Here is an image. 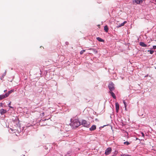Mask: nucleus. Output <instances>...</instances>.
Returning a JSON list of instances; mask_svg holds the SVG:
<instances>
[{
  "label": "nucleus",
  "instance_id": "nucleus-1",
  "mask_svg": "<svg viewBox=\"0 0 156 156\" xmlns=\"http://www.w3.org/2000/svg\"><path fill=\"white\" fill-rule=\"evenodd\" d=\"M71 125L74 128L78 127L80 125V123L77 119H75L71 123Z\"/></svg>",
  "mask_w": 156,
  "mask_h": 156
},
{
  "label": "nucleus",
  "instance_id": "nucleus-2",
  "mask_svg": "<svg viewBox=\"0 0 156 156\" xmlns=\"http://www.w3.org/2000/svg\"><path fill=\"white\" fill-rule=\"evenodd\" d=\"M114 86V84L113 83H109L108 86V87L110 91H112L114 90L115 89Z\"/></svg>",
  "mask_w": 156,
  "mask_h": 156
},
{
  "label": "nucleus",
  "instance_id": "nucleus-3",
  "mask_svg": "<svg viewBox=\"0 0 156 156\" xmlns=\"http://www.w3.org/2000/svg\"><path fill=\"white\" fill-rule=\"evenodd\" d=\"M112 151V150L111 147H108L106 149L105 154L106 155H108L111 153Z\"/></svg>",
  "mask_w": 156,
  "mask_h": 156
},
{
  "label": "nucleus",
  "instance_id": "nucleus-4",
  "mask_svg": "<svg viewBox=\"0 0 156 156\" xmlns=\"http://www.w3.org/2000/svg\"><path fill=\"white\" fill-rule=\"evenodd\" d=\"M82 124L84 127H88L89 124L85 120H83L82 121Z\"/></svg>",
  "mask_w": 156,
  "mask_h": 156
},
{
  "label": "nucleus",
  "instance_id": "nucleus-5",
  "mask_svg": "<svg viewBox=\"0 0 156 156\" xmlns=\"http://www.w3.org/2000/svg\"><path fill=\"white\" fill-rule=\"evenodd\" d=\"M143 0H134L133 1V3L134 4H139L143 2Z\"/></svg>",
  "mask_w": 156,
  "mask_h": 156
},
{
  "label": "nucleus",
  "instance_id": "nucleus-6",
  "mask_svg": "<svg viewBox=\"0 0 156 156\" xmlns=\"http://www.w3.org/2000/svg\"><path fill=\"white\" fill-rule=\"evenodd\" d=\"M115 109L116 112L118 113L119 112V105L118 103V102H116L115 103Z\"/></svg>",
  "mask_w": 156,
  "mask_h": 156
},
{
  "label": "nucleus",
  "instance_id": "nucleus-7",
  "mask_svg": "<svg viewBox=\"0 0 156 156\" xmlns=\"http://www.w3.org/2000/svg\"><path fill=\"white\" fill-rule=\"evenodd\" d=\"M14 90H11L9 91L7 93L5 94V97H7L9 95V94L12 92H14Z\"/></svg>",
  "mask_w": 156,
  "mask_h": 156
},
{
  "label": "nucleus",
  "instance_id": "nucleus-8",
  "mask_svg": "<svg viewBox=\"0 0 156 156\" xmlns=\"http://www.w3.org/2000/svg\"><path fill=\"white\" fill-rule=\"evenodd\" d=\"M96 126L95 125H93L90 128V131H94L96 129Z\"/></svg>",
  "mask_w": 156,
  "mask_h": 156
},
{
  "label": "nucleus",
  "instance_id": "nucleus-9",
  "mask_svg": "<svg viewBox=\"0 0 156 156\" xmlns=\"http://www.w3.org/2000/svg\"><path fill=\"white\" fill-rule=\"evenodd\" d=\"M127 23V21H125L123 23H121L120 25L119 26H118L116 27L117 28L121 27L122 26L124 25L125 24H126Z\"/></svg>",
  "mask_w": 156,
  "mask_h": 156
},
{
  "label": "nucleus",
  "instance_id": "nucleus-10",
  "mask_svg": "<svg viewBox=\"0 0 156 156\" xmlns=\"http://www.w3.org/2000/svg\"><path fill=\"white\" fill-rule=\"evenodd\" d=\"M140 45L143 47H146L147 46V45L146 44H145L144 42H140Z\"/></svg>",
  "mask_w": 156,
  "mask_h": 156
},
{
  "label": "nucleus",
  "instance_id": "nucleus-11",
  "mask_svg": "<svg viewBox=\"0 0 156 156\" xmlns=\"http://www.w3.org/2000/svg\"><path fill=\"white\" fill-rule=\"evenodd\" d=\"M109 93L111 94V96H112V97L114 99H116V97L115 95V94L112 91H109Z\"/></svg>",
  "mask_w": 156,
  "mask_h": 156
},
{
  "label": "nucleus",
  "instance_id": "nucleus-12",
  "mask_svg": "<svg viewBox=\"0 0 156 156\" xmlns=\"http://www.w3.org/2000/svg\"><path fill=\"white\" fill-rule=\"evenodd\" d=\"M123 104L125 105V109L126 111H127V108H126V107H127V103L126 102V101L125 100H123Z\"/></svg>",
  "mask_w": 156,
  "mask_h": 156
},
{
  "label": "nucleus",
  "instance_id": "nucleus-13",
  "mask_svg": "<svg viewBox=\"0 0 156 156\" xmlns=\"http://www.w3.org/2000/svg\"><path fill=\"white\" fill-rule=\"evenodd\" d=\"M96 39L97 40H98L99 41H100V42H104V40L103 39H101V38L100 37H97L96 38Z\"/></svg>",
  "mask_w": 156,
  "mask_h": 156
},
{
  "label": "nucleus",
  "instance_id": "nucleus-14",
  "mask_svg": "<svg viewBox=\"0 0 156 156\" xmlns=\"http://www.w3.org/2000/svg\"><path fill=\"white\" fill-rule=\"evenodd\" d=\"M104 30L106 32H107L108 31V27L107 25H106L104 27Z\"/></svg>",
  "mask_w": 156,
  "mask_h": 156
},
{
  "label": "nucleus",
  "instance_id": "nucleus-15",
  "mask_svg": "<svg viewBox=\"0 0 156 156\" xmlns=\"http://www.w3.org/2000/svg\"><path fill=\"white\" fill-rule=\"evenodd\" d=\"M0 111H1V113L2 114H3V113H5L6 112V110H5L3 109H1Z\"/></svg>",
  "mask_w": 156,
  "mask_h": 156
},
{
  "label": "nucleus",
  "instance_id": "nucleus-16",
  "mask_svg": "<svg viewBox=\"0 0 156 156\" xmlns=\"http://www.w3.org/2000/svg\"><path fill=\"white\" fill-rule=\"evenodd\" d=\"M0 97L1 98V99H2V100L3 99H4V98H6V97H5V94L0 95Z\"/></svg>",
  "mask_w": 156,
  "mask_h": 156
},
{
  "label": "nucleus",
  "instance_id": "nucleus-17",
  "mask_svg": "<svg viewBox=\"0 0 156 156\" xmlns=\"http://www.w3.org/2000/svg\"><path fill=\"white\" fill-rule=\"evenodd\" d=\"M6 73V71H5L4 73H3V74L2 75V77L4 78V76H5Z\"/></svg>",
  "mask_w": 156,
  "mask_h": 156
},
{
  "label": "nucleus",
  "instance_id": "nucleus-18",
  "mask_svg": "<svg viewBox=\"0 0 156 156\" xmlns=\"http://www.w3.org/2000/svg\"><path fill=\"white\" fill-rule=\"evenodd\" d=\"M124 144H126L127 145H129V144H130V143H129L128 142V141H126V142H125L124 143Z\"/></svg>",
  "mask_w": 156,
  "mask_h": 156
},
{
  "label": "nucleus",
  "instance_id": "nucleus-19",
  "mask_svg": "<svg viewBox=\"0 0 156 156\" xmlns=\"http://www.w3.org/2000/svg\"><path fill=\"white\" fill-rule=\"evenodd\" d=\"M148 51L149 52V51L150 52V53L151 54H153V53H154V51H153V50H148Z\"/></svg>",
  "mask_w": 156,
  "mask_h": 156
},
{
  "label": "nucleus",
  "instance_id": "nucleus-20",
  "mask_svg": "<svg viewBox=\"0 0 156 156\" xmlns=\"http://www.w3.org/2000/svg\"><path fill=\"white\" fill-rule=\"evenodd\" d=\"M85 51V50H83L81 51L80 52V54L82 55V54Z\"/></svg>",
  "mask_w": 156,
  "mask_h": 156
},
{
  "label": "nucleus",
  "instance_id": "nucleus-21",
  "mask_svg": "<svg viewBox=\"0 0 156 156\" xmlns=\"http://www.w3.org/2000/svg\"><path fill=\"white\" fill-rule=\"evenodd\" d=\"M141 134H142V136L144 137V133L143 132H142Z\"/></svg>",
  "mask_w": 156,
  "mask_h": 156
},
{
  "label": "nucleus",
  "instance_id": "nucleus-22",
  "mask_svg": "<svg viewBox=\"0 0 156 156\" xmlns=\"http://www.w3.org/2000/svg\"><path fill=\"white\" fill-rule=\"evenodd\" d=\"M153 48L154 49H156V46H155V45L153 46Z\"/></svg>",
  "mask_w": 156,
  "mask_h": 156
},
{
  "label": "nucleus",
  "instance_id": "nucleus-23",
  "mask_svg": "<svg viewBox=\"0 0 156 156\" xmlns=\"http://www.w3.org/2000/svg\"><path fill=\"white\" fill-rule=\"evenodd\" d=\"M127 155L126 154H122L121 155V156H126Z\"/></svg>",
  "mask_w": 156,
  "mask_h": 156
},
{
  "label": "nucleus",
  "instance_id": "nucleus-24",
  "mask_svg": "<svg viewBox=\"0 0 156 156\" xmlns=\"http://www.w3.org/2000/svg\"><path fill=\"white\" fill-rule=\"evenodd\" d=\"M94 52H95L96 53H97V51L96 50L94 49Z\"/></svg>",
  "mask_w": 156,
  "mask_h": 156
},
{
  "label": "nucleus",
  "instance_id": "nucleus-25",
  "mask_svg": "<svg viewBox=\"0 0 156 156\" xmlns=\"http://www.w3.org/2000/svg\"><path fill=\"white\" fill-rule=\"evenodd\" d=\"M3 78H3V77H2V76L1 77V80H2L3 79Z\"/></svg>",
  "mask_w": 156,
  "mask_h": 156
},
{
  "label": "nucleus",
  "instance_id": "nucleus-26",
  "mask_svg": "<svg viewBox=\"0 0 156 156\" xmlns=\"http://www.w3.org/2000/svg\"><path fill=\"white\" fill-rule=\"evenodd\" d=\"M116 154H114L113 155H112V156H116Z\"/></svg>",
  "mask_w": 156,
  "mask_h": 156
},
{
  "label": "nucleus",
  "instance_id": "nucleus-27",
  "mask_svg": "<svg viewBox=\"0 0 156 156\" xmlns=\"http://www.w3.org/2000/svg\"><path fill=\"white\" fill-rule=\"evenodd\" d=\"M7 91V90H4V92H6Z\"/></svg>",
  "mask_w": 156,
  "mask_h": 156
},
{
  "label": "nucleus",
  "instance_id": "nucleus-28",
  "mask_svg": "<svg viewBox=\"0 0 156 156\" xmlns=\"http://www.w3.org/2000/svg\"><path fill=\"white\" fill-rule=\"evenodd\" d=\"M9 107L10 108H13V107H12V106H9Z\"/></svg>",
  "mask_w": 156,
  "mask_h": 156
},
{
  "label": "nucleus",
  "instance_id": "nucleus-29",
  "mask_svg": "<svg viewBox=\"0 0 156 156\" xmlns=\"http://www.w3.org/2000/svg\"><path fill=\"white\" fill-rule=\"evenodd\" d=\"M98 27H99V28H100V25H98Z\"/></svg>",
  "mask_w": 156,
  "mask_h": 156
},
{
  "label": "nucleus",
  "instance_id": "nucleus-30",
  "mask_svg": "<svg viewBox=\"0 0 156 156\" xmlns=\"http://www.w3.org/2000/svg\"><path fill=\"white\" fill-rule=\"evenodd\" d=\"M11 102H10L9 103V105H10L11 104Z\"/></svg>",
  "mask_w": 156,
  "mask_h": 156
},
{
  "label": "nucleus",
  "instance_id": "nucleus-31",
  "mask_svg": "<svg viewBox=\"0 0 156 156\" xmlns=\"http://www.w3.org/2000/svg\"><path fill=\"white\" fill-rule=\"evenodd\" d=\"M126 156H131V155H127Z\"/></svg>",
  "mask_w": 156,
  "mask_h": 156
},
{
  "label": "nucleus",
  "instance_id": "nucleus-32",
  "mask_svg": "<svg viewBox=\"0 0 156 156\" xmlns=\"http://www.w3.org/2000/svg\"><path fill=\"white\" fill-rule=\"evenodd\" d=\"M155 1H156V0H155Z\"/></svg>",
  "mask_w": 156,
  "mask_h": 156
}]
</instances>
